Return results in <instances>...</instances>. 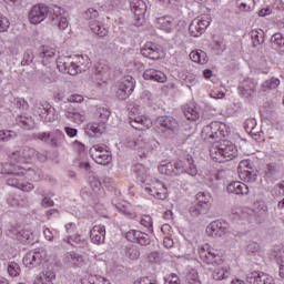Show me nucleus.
<instances>
[{"mask_svg":"<svg viewBox=\"0 0 284 284\" xmlns=\"http://www.w3.org/2000/svg\"><path fill=\"white\" fill-rule=\"evenodd\" d=\"M62 263L67 267H73V270H77V267H83L85 263V258H83V255L74 251H71V252H67L63 255Z\"/></svg>","mask_w":284,"mask_h":284,"instance_id":"nucleus-17","label":"nucleus"},{"mask_svg":"<svg viewBox=\"0 0 284 284\" xmlns=\"http://www.w3.org/2000/svg\"><path fill=\"white\" fill-rule=\"evenodd\" d=\"M178 176L181 174H189V176H196L199 174V168L194 163V158L187 155L184 160L175 162Z\"/></svg>","mask_w":284,"mask_h":284,"instance_id":"nucleus-12","label":"nucleus"},{"mask_svg":"<svg viewBox=\"0 0 284 284\" xmlns=\"http://www.w3.org/2000/svg\"><path fill=\"white\" fill-rule=\"evenodd\" d=\"M264 179L265 181H267V183H274V181L278 179V168L276 166V164H267Z\"/></svg>","mask_w":284,"mask_h":284,"instance_id":"nucleus-38","label":"nucleus"},{"mask_svg":"<svg viewBox=\"0 0 284 284\" xmlns=\"http://www.w3.org/2000/svg\"><path fill=\"white\" fill-rule=\"evenodd\" d=\"M33 114L38 116L39 121L42 123H53L59 119V114H57V109L50 104V102H39L33 105Z\"/></svg>","mask_w":284,"mask_h":284,"instance_id":"nucleus-6","label":"nucleus"},{"mask_svg":"<svg viewBox=\"0 0 284 284\" xmlns=\"http://www.w3.org/2000/svg\"><path fill=\"white\" fill-rule=\"evenodd\" d=\"M52 281H54V273L47 271L40 273L36 277L33 284H54Z\"/></svg>","mask_w":284,"mask_h":284,"instance_id":"nucleus-43","label":"nucleus"},{"mask_svg":"<svg viewBox=\"0 0 284 284\" xmlns=\"http://www.w3.org/2000/svg\"><path fill=\"white\" fill-rule=\"evenodd\" d=\"M82 284H110V280L101 275H89L87 278H82Z\"/></svg>","mask_w":284,"mask_h":284,"instance_id":"nucleus-49","label":"nucleus"},{"mask_svg":"<svg viewBox=\"0 0 284 284\" xmlns=\"http://www.w3.org/2000/svg\"><path fill=\"white\" fill-rule=\"evenodd\" d=\"M253 212L255 216H260L261 219L267 216L268 210L267 204H265V201L257 200L253 203Z\"/></svg>","mask_w":284,"mask_h":284,"instance_id":"nucleus-41","label":"nucleus"},{"mask_svg":"<svg viewBox=\"0 0 284 284\" xmlns=\"http://www.w3.org/2000/svg\"><path fill=\"white\" fill-rule=\"evenodd\" d=\"M156 148H159L156 140L140 136V150H142V152H152V150H156Z\"/></svg>","mask_w":284,"mask_h":284,"instance_id":"nucleus-40","label":"nucleus"},{"mask_svg":"<svg viewBox=\"0 0 284 284\" xmlns=\"http://www.w3.org/2000/svg\"><path fill=\"white\" fill-rule=\"evenodd\" d=\"M125 256L130 258V261H136L141 256V251L136 245H129L125 248Z\"/></svg>","mask_w":284,"mask_h":284,"instance_id":"nucleus-50","label":"nucleus"},{"mask_svg":"<svg viewBox=\"0 0 284 284\" xmlns=\"http://www.w3.org/2000/svg\"><path fill=\"white\" fill-rule=\"evenodd\" d=\"M183 112L187 121H199V119H201V112L194 103L185 104L183 108Z\"/></svg>","mask_w":284,"mask_h":284,"instance_id":"nucleus-33","label":"nucleus"},{"mask_svg":"<svg viewBox=\"0 0 284 284\" xmlns=\"http://www.w3.org/2000/svg\"><path fill=\"white\" fill-rule=\"evenodd\" d=\"M13 139H17V133L14 131H0V142L12 141Z\"/></svg>","mask_w":284,"mask_h":284,"instance_id":"nucleus-58","label":"nucleus"},{"mask_svg":"<svg viewBox=\"0 0 284 284\" xmlns=\"http://www.w3.org/2000/svg\"><path fill=\"white\" fill-rule=\"evenodd\" d=\"M10 159L13 165H28L30 161H34V159H38V161H45V156L43 154L28 146H24L22 150L12 153Z\"/></svg>","mask_w":284,"mask_h":284,"instance_id":"nucleus-5","label":"nucleus"},{"mask_svg":"<svg viewBox=\"0 0 284 284\" xmlns=\"http://www.w3.org/2000/svg\"><path fill=\"white\" fill-rule=\"evenodd\" d=\"M236 7L242 12H251L254 9V0H236Z\"/></svg>","mask_w":284,"mask_h":284,"instance_id":"nucleus-52","label":"nucleus"},{"mask_svg":"<svg viewBox=\"0 0 284 284\" xmlns=\"http://www.w3.org/2000/svg\"><path fill=\"white\" fill-rule=\"evenodd\" d=\"M48 258V252L44 248H38L27 253L22 260L26 267H39Z\"/></svg>","mask_w":284,"mask_h":284,"instance_id":"nucleus-13","label":"nucleus"},{"mask_svg":"<svg viewBox=\"0 0 284 284\" xmlns=\"http://www.w3.org/2000/svg\"><path fill=\"white\" fill-rule=\"evenodd\" d=\"M98 17L99 11L94 8H90L83 13V18L89 21V28L93 34H97L98 37H108V29L97 20Z\"/></svg>","mask_w":284,"mask_h":284,"instance_id":"nucleus-7","label":"nucleus"},{"mask_svg":"<svg viewBox=\"0 0 284 284\" xmlns=\"http://www.w3.org/2000/svg\"><path fill=\"white\" fill-rule=\"evenodd\" d=\"M212 271V277L214 281H225L230 276V265L222 258L215 262Z\"/></svg>","mask_w":284,"mask_h":284,"instance_id":"nucleus-21","label":"nucleus"},{"mask_svg":"<svg viewBox=\"0 0 284 284\" xmlns=\"http://www.w3.org/2000/svg\"><path fill=\"white\" fill-rule=\"evenodd\" d=\"M84 98L79 93H73L67 98V103H83Z\"/></svg>","mask_w":284,"mask_h":284,"instance_id":"nucleus-64","label":"nucleus"},{"mask_svg":"<svg viewBox=\"0 0 284 284\" xmlns=\"http://www.w3.org/2000/svg\"><path fill=\"white\" fill-rule=\"evenodd\" d=\"M125 239L130 241L131 243H138L139 245H142L143 247L150 245L152 240L150 239V235L146 233H143L138 230H130L125 233Z\"/></svg>","mask_w":284,"mask_h":284,"instance_id":"nucleus-19","label":"nucleus"},{"mask_svg":"<svg viewBox=\"0 0 284 284\" xmlns=\"http://www.w3.org/2000/svg\"><path fill=\"white\" fill-rule=\"evenodd\" d=\"M246 254H248V256H254L255 258L256 256H261V244L256 242L248 243L246 246Z\"/></svg>","mask_w":284,"mask_h":284,"instance_id":"nucleus-53","label":"nucleus"},{"mask_svg":"<svg viewBox=\"0 0 284 284\" xmlns=\"http://www.w3.org/2000/svg\"><path fill=\"white\" fill-rule=\"evenodd\" d=\"M111 114L112 112L110 111V109L105 106H95L94 116L97 119H100L103 123H105V121L110 119Z\"/></svg>","mask_w":284,"mask_h":284,"instance_id":"nucleus-48","label":"nucleus"},{"mask_svg":"<svg viewBox=\"0 0 284 284\" xmlns=\"http://www.w3.org/2000/svg\"><path fill=\"white\" fill-rule=\"evenodd\" d=\"M197 254L201 261H203V263H206V265H214V263L221 261L219 251L211 248L210 244L200 245L197 248Z\"/></svg>","mask_w":284,"mask_h":284,"instance_id":"nucleus-14","label":"nucleus"},{"mask_svg":"<svg viewBox=\"0 0 284 284\" xmlns=\"http://www.w3.org/2000/svg\"><path fill=\"white\" fill-rule=\"evenodd\" d=\"M186 281H189V284H201V280H199V272L192 268L186 276Z\"/></svg>","mask_w":284,"mask_h":284,"instance_id":"nucleus-59","label":"nucleus"},{"mask_svg":"<svg viewBox=\"0 0 284 284\" xmlns=\"http://www.w3.org/2000/svg\"><path fill=\"white\" fill-rule=\"evenodd\" d=\"M7 272L11 278H16V276L21 274V266L16 262H10L7 267Z\"/></svg>","mask_w":284,"mask_h":284,"instance_id":"nucleus-54","label":"nucleus"},{"mask_svg":"<svg viewBox=\"0 0 284 284\" xmlns=\"http://www.w3.org/2000/svg\"><path fill=\"white\" fill-rule=\"evenodd\" d=\"M116 88L115 97L121 101H125V99L134 92V89L136 88V80L131 75H126L118 82Z\"/></svg>","mask_w":284,"mask_h":284,"instance_id":"nucleus-8","label":"nucleus"},{"mask_svg":"<svg viewBox=\"0 0 284 284\" xmlns=\"http://www.w3.org/2000/svg\"><path fill=\"white\" fill-rule=\"evenodd\" d=\"M250 37L252 39L253 47L256 48L257 45H261V43H264L265 41V33L263 30H252L250 32Z\"/></svg>","mask_w":284,"mask_h":284,"instance_id":"nucleus-47","label":"nucleus"},{"mask_svg":"<svg viewBox=\"0 0 284 284\" xmlns=\"http://www.w3.org/2000/svg\"><path fill=\"white\" fill-rule=\"evenodd\" d=\"M131 10L134 13L136 21H143L145 13L148 12V4L143 0H133Z\"/></svg>","mask_w":284,"mask_h":284,"instance_id":"nucleus-27","label":"nucleus"},{"mask_svg":"<svg viewBox=\"0 0 284 284\" xmlns=\"http://www.w3.org/2000/svg\"><path fill=\"white\" fill-rule=\"evenodd\" d=\"M140 225L146 231V232H154V222L152 220V216L150 215H142L140 220Z\"/></svg>","mask_w":284,"mask_h":284,"instance_id":"nucleus-51","label":"nucleus"},{"mask_svg":"<svg viewBox=\"0 0 284 284\" xmlns=\"http://www.w3.org/2000/svg\"><path fill=\"white\" fill-rule=\"evenodd\" d=\"M63 112L65 119L72 121V123H75L77 125H81V123L85 121V114L79 111V109L74 108L72 104H65Z\"/></svg>","mask_w":284,"mask_h":284,"instance_id":"nucleus-20","label":"nucleus"},{"mask_svg":"<svg viewBox=\"0 0 284 284\" xmlns=\"http://www.w3.org/2000/svg\"><path fill=\"white\" fill-rule=\"evenodd\" d=\"M158 125L161 128L162 132L170 136V134H174L179 128V123L170 116H160L156 120Z\"/></svg>","mask_w":284,"mask_h":284,"instance_id":"nucleus-22","label":"nucleus"},{"mask_svg":"<svg viewBox=\"0 0 284 284\" xmlns=\"http://www.w3.org/2000/svg\"><path fill=\"white\" fill-rule=\"evenodd\" d=\"M34 139H38V141H42V143H47V145H50V139H51V133L50 132H40L36 133Z\"/></svg>","mask_w":284,"mask_h":284,"instance_id":"nucleus-61","label":"nucleus"},{"mask_svg":"<svg viewBox=\"0 0 284 284\" xmlns=\"http://www.w3.org/2000/svg\"><path fill=\"white\" fill-rule=\"evenodd\" d=\"M247 281L251 284H270L272 283V277L263 272L253 271L248 273Z\"/></svg>","mask_w":284,"mask_h":284,"instance_id":"nucleus-31","label":"nucleus"},{"mask_svg":"<svg viewBox=\"0 0 284 284\" xmlns=\"http://www.w3.org/2000/svg\"><path fill=\"white\" fill-rule=\"evenodd\" d=\"M226 192L227 194H236L239 196H243L250 194V187L247 186V184L241 181H234L227 184Z\"/></svg>","mask_w":284,"mask_h":284,"instance_id":"nucleus-25","label":"nucleus"},{"mask_svg":"<svg viewBox=\"0 0 284 284\" xmlns=\"http://www.w3.org/2000/svg\"><path fill=\"white\" fill-rule=\"evenodd\" d=\"M281 85V80L277 78H272L270 80H266L263 84L262 88L265 91L267 90H276Z\"/></svg>","mask_w":284,"mask_h":284,"instance_id":"nucleus-55","label":"nucleus"},{"mask_svg":"<svg viewBox=\"0 0 284 284\" xmlns=\"http://www.w3.org/2000/svg\"><path fill=\"white\" fill-rule=\"evenodd\" d=\"M65 141V134L61 130H55L50 138V146L51 148H59Z\"/></svg>","mask_w":284,"mask_h":284,"instance_id":"nucleus-44","label":"nucleus"},{"mask_svg":"<svg viewBox=\"0 0 284 284\" xmlns=\"http://www.w3.org/2000/svg\"><path fill=\"white\" fill-rule=\"evenodd\" d=\"M271 45L273 50L284 54V37L282 33H275L271 38Z\"/></svg>","mask_w":284,"mask_h":284,"instance_id":"nucleus-37","label":"nucleus"},{"mask_svg":"<svg viewBox=\"0 0 284 284\" xmlns=\"http://www.w3.org/2000/svg\"><path fill=\"white\" fill-rule=\"evenodd\" d=\"M85 133L88 136H99L103 134V125L99 122H91L87 125Z\"/></svg>","mask_w":284,"mask_h":284,"instance_id":"nucleus-45","label":"nucleus"},{"mask_svg":"<svg viewBox=\"0 0 284 284\" xmlns=\"http://www.w3.org/2000/svg\"><path fill=\"white\" fill-rule=\"evenodd\" d=\"M239 90L240 94L244 97V99H250V97L254 94V90H256V84L251 80H246L240 85Z\"/></svg>","mask_w":284,"mask_h":284,"instance_id":"nucleus-36","label":"nucleus"},{"mask_svg":"<svg viewBox=\"0 0 284 284\" xmlns=\"http://www.w3.org/2000/svg\"><path fill=\"white\" fill-rule=\"evenodd\" d=\"M210 23H212V17L210 14L199 16L193 19L189 26L191 37H201L210 28Z\"/></svg>","mask_w":284,"mask_h":284,"instance_id":"nucleus-9","label":"nucleus"},{"mask_svg":"<svg viewBox=\"0 0 284 284\" xmlns=\"http://www.w3.org/2000/svg\"><path fill=\"white\" fill-rule=\"evenodd\" d=\"M272 257L278 266V276L284 278V248H281V246H274Z\"/></svg>","mask_w":284,"mask_h":284,"instance_id":"nucleus-30","label":"nucleus"},{"mask_svg":"<svg viewBox=\"0 0 284 284\" xmlns=\"http://www.w3.org/2000/svg\"><path fill=\"white\" fill-rule=\"evenodd\" d=\"M129 121L134 130H150L152 128V119L148 115L139 113L138 108H133L129 113Z\"/></svg>","mask_w":284,"mask_h":284,"instance_id":"nucleus-10","label":"nucleus"},{"mask_svg":"<svg viewBox=\"0 0 284 284\" xmlns=\"http://www.w3.org/2000/svg\"><path fill=\"white\" fill-rule=\"evenodd\" d=\"M1 174L9 187H16L17 190H21V192H32L34 190V184L21 181V176L26 174V171L19 170V164L11 162L9 169L8 166L2 168Z\"/></svg>","mask_w":284,"mask_h":284,"instance_id":"nucleus-4","label":"nucleus"},{"mask_svg":"<svg viewBox=\"0 0 284 284\" xmlns=\"http://www.w3.org/2000/svg\"><path fill=\"white\" fill-rule=\"evenodd\" d=\"M141 54L146 59H161V47L154 42H148L141 50Z\"/></svg>","mask_w":284,"mask_h":284,"instance_id":"nucleus-24","label":"nucleus"},{"mask_svg":"<svg viewBox=\"0 0 284 284\" xmlns=\"http://www.w3.org/2000/svg\"><path fill=\"white\" fill-rule=\"evenodd\" d=\"M156 28L170 33L174 31V28H176V21L170 16L160 17L156 19Z\"/></svg>","mask_w":284,"mask_h":284,"instance_id":"nucleus-26","label":"nucleus"},{"mask_svg":"<svg viewBox=\"0 0 284 284\" xmlns=\"http://www.w3.org/2000/svg\"><path fill=\"white\" fill-rule=\"evenodd\" d=\"M227 136V125L223 122L213 121L202 130V139L213 143L210 148V156L215 163H227L239 156V149L232 142H219Z\"/></svg>","mask_w":284,"mask_h":284,"instance_id":"nucleus-1","label":"nucleus"},{"mask_svg":"<svg viewBox=\"0 0 284 284\" xmlns=\"http://www.w3.org/2000/svg\"><path fill=\"white\" fill-rule=\"evenodd\" d=\"M160 174H165L166 176H179L176 171V162L172 163L168 160H163L159 166Z\"/></svg>","mask_w":284,"mask_h":284,"instance_id":"nucleus-32","label":"nucleus"},{"mask_svg":"<svg viewBox=\"0 0 284 284\" xmlns=\"http://www.w3.org/2000/svg\"><path fill=\"white\" fill-rule=\"evenodd\" d=\"M133 172L136 176L138 183L149 185L144 186L146 194H150V196L160 201H165L168 199V187H165L163 182L156 180V178H152L150 169L139 163L133 166Z\"/></svg>","mask_w":284,"mask_h":284,"instance_id":"nucleus-2","label":"nucleus"},{"mask_svg":"<svg viewBox=\"0 0 284 284\" xmlns=\"http://www.w3.org/2000/svg\"><path fill=\"white\" fill-rule=\"evenodd\" d=\"M89 185L94 194H99V192H101V181H99V179L91 178L89 181Z\"/></svg>","mask_w":284,"mask_h":284,"instance_id":"nucleus-62","label":"nucleus"},{"mask_svg":"<svg viewBox=\"0 0 284 284\" xmlns=\"http://www.w3.org/2000/svg\"><path fill=\"white\" fill-rule=\"evenodd\" d=\"M240 170H244L246 172V176L244 178L247 183H252L256 181V175L252 173V163H250V160H242L239 165Z\"/></svg>","mask_w":284,"mask_h":284,"instance_id":"nucleus-39","label":"nucleus"},{"mask_svg":"<svg viewBox=\"0 0 284 284\" xmlns=\"http://www.w3.org/2000/svg\"><path fill=\"white\" fill-rule=\"evenodd\" d=\"M49 12L50 9H48V6L45 4L33 6L29 12L30 23H32L33 26H39V23H42V21H45V19H48Z\"/></svg>","mask_w":284,"mask_h":284,"instance_id":"nucleus-15","label":"nucleus"},{"mask_svg":"<svg viewBox=\"0 0 284 284\" xmlns=\"http://www.w3.org/2000/svg\"><path fill=\"white\" fill-rule=\"evenodd\" d=\"M113 205L116 207L121 214H124V216H129V219H135L136 214L132 212V204H130L126 201L113 203Z\"/></svg>","mask_w":284,"mask_h":284,"instance_id":"nucleus-35","label":"nucleus"},{"mask_svg":"<svg viewBox=\"0 0 284 284\" xmlns=\"http://www.w3.org/2000/svg\"><path fill=\"white\" fill-rule=\"evenodd\" d=\"M90 155L99 165H108L112 162V153L105 149V145L95 144L91 146Z\"/></svg>","mask_w":284,"mask_h":284,"instance_id":"nucleus-11","label":"nucleus"},{"mask_svg":"<svg viewBox=\"0 0 284 284\" xmlns=\"http://www.w3.org/2000/svg\"><path fill=\"white\" fill-rule=\"evenodd\" d=\"M244 128L248 134L252 136H256L258 132H256V120L255 119H248L245 121Z\"/></svg>","mask_w":284,"mask_h":284,"instance_id":"nucleus-56","label":"nucleus"},{"mask_svg":"<svg viewBox=\"0 0 284 284\" xmlns=\"http://www.w3.org/2000/svg\"><path fill=\"white\" fill-rule=\"evenodd\" d=\"M57 48L52 45H42L38 51V58L43 65L57 61Z\"/></svg>","mask_w":284,"mask_h":284,"instance_id":"nucleus-18","label":"nucleus"},{"mask_svg":"<svg viewBox=\"0 0 284 284\" xmlns=\"http://www.w3.org/2000/svg\"><path fill=\"white\" fill-rule=\"evenodd\" d=\"M90 239L95 245H101L105 241V226L94 225L90 231Z\"/></svg>","mask_w":284,"mask_h":284,"instance_id":"nucleus-29","label":"nucleus"},{"mask_svg":"<svg viewBox=\"0 0 284 284\" xmlns=\"http://www.w3.org/2000/svg\"><path fill=\"white\" fill-rule=\"evenodd\" d=\"M190 59L194 63L205 65V63H207V53H205L203 50H195L190 53Z\"/></svg>","mask_w":284,"mask_h":284,"instance_id":"nucleus-42","label":"nucleus"},{"mask_svg":"<svg viewBox=\"0 0 284 284\" xmlns=\"http://www.w3.org/2000/svg\"><path fill=\"white\" fill-rule=\"evenodd\" d=\"M18 170H20V172H22V170H23L24 171L23 176H26V179H29V181H37L39 171L32 169V166H28V164L27 165L18 164Z\"/></svg>","mask_w":284,"mask_h":284,"instance_id":"nucleus-46","label":"nucleus"},{"mask_svg":"<svg viewBox=\"0 0 284 284\" xmlns=\"http://www.w3.org/2000/svg\"><path fill=\"white\" fill-rule=\"evenodd\" d=\"M190 214L191 216L197 217L201 214H207V211L201 204L196 203L190 207Z\"/></svg>","mask_w":284,"mask_h":284,"instance_id":"nucleus-57","label":"nucleus"},{"mask_svg":"<svg viewBox=\"0 0 284 284\" xmlns=\"http://www.w3.org/2000/svg\"><path fill=\"white\" fill-rule=\"evenodd\" d=\"M196 202L204 209V212H207L212 207V195L207 192H199L196 194Z\"/></svg>","mask_w":284,"mask_h":284,"instance_id":"nucleus-34","label":"nucleus"},{"mask_svg":"<svg viewBox=\"0 0 284 284\" xmlns=\"http://www.w3.org/2000/svg\"><path fill=\"white\" fill-rule=\"evenodd\" d=\"M10 29V19L0 12V33L8 32Z\"/></svg>","mask_w":284,"mask_h":284,"instance_id":"nucleus-60","label":"nucleus"},{"mask_svg":"<svg viewBox=\"0 0 284 284\" xmlns=\"http://www.w3.org/2000/svg\"><path fill=\"white\" fill-rule=\"evenodd\" d=\"M230 224L227 222L213 221L206 226V234L212 239H219L225 236Z\"/></svg>","mask_w":284,"mask_h":284,"instance_id":"nucleus-16","label":"nucleus"},{"mask_svg":"<svg viewBox=\"0 0 284 284\" xmlns=\"http://www.w3.org/2000/svg\"><path fill=\"white\" fill-rule=\"evenodd\" d=\"M57 68L63 74H79L83 68H90V58L88 55L60 57L57 60Z\"/></svg>","mask_w":284,"mask_h":284,"instance_id":"nucleus-3","label":"nucleus"},{"mask_svg":"<svg viewBox=\"0 0 284 284\" xmlns=\"http://www.w3.org/2000/svg\"><path fill=\"white\" fill-rule=\"evenodd\" d=\"M18 123H21L24 128H32L34 125V121L32 118L22 116L18 118Z\"/></svg>","mask_w":284,"mask_h":284,"instance_id":"nucleus-63","label":"nucleus"},{"mask_svg":"<svg viewBox=\"0 0 284 284\" xmlns=\"http://www.w3.org/2000/svg\"><path fill=\"white\" fill-rule=\"evenodd\" d=\"M9 236L20 241V243H31L32 241V232L29 230H23L21 227H11L9 230Z\"/></svg>","mask_w":284,"mask_h":284,"instance_id":"nucleus-23","label":"nucleus"},{"mask_svg":"<svg viewBox=\"0 0 284 284\" xmlns=\"http://www.w3.org/2000/svg\"><path fill=\"white\" fill-rule=\"evenodd\" d=\"M145 81H155L156 83H165L168 75L163 71L156 69H146L143 73Z\"/></svg>","mask_w":284,"mask_h":284,"instance_id":"nucleus-28","label":"nucleus"}]
</instances>
